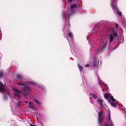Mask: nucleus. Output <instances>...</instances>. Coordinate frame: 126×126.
<instances>
[{
  "label": "nucleus",
  "instance_id": "e433bc0d",
  "mask_svg": "<svg viewBox=\"0 0 126 126\" xmlns=\"http://www.w3.org/2000/svg\"><path fill=\"white\" fill-rule=\"evenodd\" d=\"M109 126H113V125H110Z\"/></svg>",
  "mask_w": 126,
  "mask_h": 126
},
{
  "label": "nucleus",
  "instance_id": "6ab92c4d",
  "mask_svg": "<svg viewBox=\"0 0 126 126\" xmlns=\"http://www.w3.org/2000/svg\"><path fill=\"white\" fill-rule=\"evenodd\" d=\"M34 101L39 105L40 106L42 104L40 102H39L36 100H35Z\"/></svg>",
  "mask_w": 126,
  "mask_h": 126
},
{
  "label": "nucleus",
  "instance_id": "bb28decb",
  "mask_svg": "<svg viewBox=\"0 0 126 126\" xmlns=\"http://www.w3.org/2000/svg\"><path fill=\"white\" fill-rule=\"evenodd\" d=\"M30 125L31 126H37L36 125H33L31 124H30Z\"/></svg>",
  "mask_w": 126,
  "mask_h": 126
},
{
  "label": "nucleus",
  "instance_id": "412c9836",
  "mask_svg": "<svg viewBox=\"0 0 126 126\" xmlns=\"http://www.w3.org/2000/svg\"><path fill=\"white\" fill-rule=\"evenodd\" d=\"M109 95L108 94H106L104 95V97L106 99H107L109 97Z\"/></svg>",
  "mask_w": 126,
  "mask_h": 126
},
{
  "label": "nucleus",
  "instance_id": "cd10ccee",
  "mask_svg": "<svg viewBox=\"0 0 126 126\" xmlns=\"http://www.w3.org/2000/svg\"><path fill=\"white\" fill-rule=\"evenodd\" d=\"M116 26L118 28L119 27L117 23H116Z\"/></svg>",
  "mask_w": 126,
  "mask_h": 126
},
{
  "label": "nucleus",
  "instance_id": "2f4dec72",
  "mask_svg": "<svg viewBox=\"0 0 126 126\" xmlns=\"http://www.w3.org/2000/svg\"><path fill=\"white\" fill-rule=\"evenodd\" d=\"M105 126H109V125H108L107 124L105 123Z\"/></svg>",
  "mask_w": 126,
  "mask_h": 126
},
{
  "label": "nucleus",
  "instance_id": "423d86ee",
  "mask_svg": "<svg viewBox=\"0 0 126 126\" xmlns=\"http://www.w3.org/2000/svg\"><path fill=\"white\" fill-rule=\"evenodd\" d=\"M108 44V42L107 41L103 45L102 47H99L98 48V52L99 53L102 52L104 50L105 48L107 47Z\"/></svg>",
  "mask_w": 126,
  "mask_h": 126
},
{
  "label": "nucleus",
  "instance_id": "0eeeda50",
  "mask_svg": "<svg viewBox=\"0 0 126 126\" xmlns=\"http://www.w3.org/2000/svg\"><path fill=\"white\" fill-rule=\"evenodd\" d=\"M77 7V5L75 4H74L71 5L70 7H68V10L69 11L70 10H71L70 13L71 14H73L75 12V11L73 10V9L74 8L76 7Z\"/></svg>",
  "mask_w": 126,
  "mask_h": 126
},
{
  "label": "nucleus",
  "instance_id": "f3484780",
  "mask_svg": "<svg viewBox=\"0 0 126 126\" xmlns=\"http://www.w3.org/2000/svg\"><path fill=\"white\" fill-rule=\"evenodd\" d=\"M98 102L100 105L101 106V107H103V105L102 104L103 101L100 99H98Z\"/></svg>",
  "mask_w": 126,
  "mask_h": 126
},
{
  "label": "nucleus",
  "instance_id": "7ed1b4c3",
  "mask_svg": "<svg viewBox=\"0 0 126 126\" xmlns=\"http://www.w3.org/2000/svg\"><path fill=\"white\" fill-rule=\"evenodd\" d=\"M114 2H112L111 4V6L114 12H115V11H117V13L119 16H122V13L121 12L118 11V9L117 7V6L116 5H114Z\"/></svg>",
  "mask_w": 126,
  "mask_h": 126
},
{
  "label": "nucleus",
  "instance_id": "f257e3e1",
  "mask_svg": "<svg viewBox=\"0 0 126 126\" xmlns=\"http://www.w3.org/2000/svg\"><path fill=\"white\" fill-rule=\"evenodd\" d=\"M109 30L110 33L109 34L108 40H109V43H111L113 41L114 38L116 37L117 34L113 28H110Z\"/></svg>",
  "mask_w": 126,
  "mask_h": 126
},
{
  "label": "nucleus",
  "instance_id": "c756f323",
  "mask_svg": "<svg viewBox=\"0 0 126 126\" xmlns=\"http://www.w3.org/2000/svg\"><path fill=\"white\" fill-rule=\"evenodd\" d=\"M28 101H25V103L26 104L28 103Z\"/></svg>",
  "mask_w": 126,
  "mask_h": 126
},
{
  "label": "nucleus",
  "instance_id": "393cba45",
  "mask_svg": "<svg viewBox=\"0 0 126 126\" xmlns=\"http://www.w3.org/2000/svg\"><path fill=\"white\" fill-rule=\"evenodd\" d=\"M28 107L29 108H31L33 109H35V108L31 106H28Z\"/></svg>",
  "mask_w": 126,
  "mask_h": 126
},
{
  "label": "nucleus",
  "instance_id": "f03ea898",
  "mask_svg": "<svg viewBox=\"0 0 126 126\" xmlns=\"http://www.w3.org/2000/svg\"><path fill=\"white\" fill-rule=\"evenodd\" d=\"M70 15V13L67 14L66 16V18L65 19V28L63 29V32L65 34H66V33L65 32L66 30L68 32L69 31V30L68 29L70 26V23L69 22V17Z\"/></svg>",
  "mask_w": 126,
  "mask_h": 126
},
{
  "label": "nucleus",
  "instance_id": "1a4fd4ad",
  "mask_svg": "<svg viewBox=\"0 0 126 126\" xmlns=\"http://www.w3.org/2000/svg\"><path fill=\"white\" fill-rule=\"evenodd\" d=\"M94 61L93 62V63L92 64V66L93 67H94V66H96V65H97V64H98V63H97L96 57H95V56H94Z\"/></svg>",
  "mask_w": 126,
  "mask_h": 126
},
{
  "label": "nucleus",
  "instance_id": "b1692460",
  "mask_svg": "<svg viewBox=\"0 0 126 126\" xmlns=\"http://www.w3.org/2000/svg\"><path fill=\"white\" fill-rule=\"evenodd\" d=\"M35 117L36 118H37V120H38V116L37 115H35Z\"/></svg>",
  "mask_w": 126,
  "mask_h": 126
},
{
  "label": "nucleus",
  "instance_id": "7c9ffc66",
  "mask_svg": "<svg viewBox=\"0 0 126 126\" xmlns=\"http://www.w3.org/2000/svg\"><path fill=\"white\" fill-rule=\"evenodd\" d=\"M68 0L69 2H71L72 1V0Z\"/></svg>",
  "mask_w": 126,
  "mask_h": 126
},
{
  "label": "nucleus",
  "instance_id": "473e14b6",
  "mask_svg": "<svg viewBox=\"0 0 126 126\" xmlns=\"http://www.w3.org/2000/svg\"><path fill=\"white\" fill-rule=\"evenodd\" d=\"M29 104L30 105H31L32 104V102L31 101H30L29 102Z\"/></svg>",
  "mask_w": 126,
  "mask_h": 126
},
{
  "label": "nucleus",
  "instance_id": "a211bd4d",
  "mask_svg": "<svg viewBox=\"0 0 126 126\" xmlns=\"http://www.w3.org/2000/svg\"><path fill=\"white\" fill-rule=\"evenodd\" d=\"M4 73L2 71L0 72V78H2L4 76Z\"/></svg>",
  "mask_w": 126,
  "mask_h": 126
},
{
  "label": "nucleus",
  "instance_id": "aec40b11",
  "mask_svg": "<svg viewBox=\"0 0 126 126\" xmlns=\"http://www.w3.org/2000/svg\"><path fill=\"white\" fill-rule=\"evenodd\" d=\"M110 99L113 102H115L116 100L115 99L113 98V96H111L110 98Z\"/></svg>",
  "mask_w": 126,
  "mask_h": 126
},
{
  "label": "nucleus",
  "instance_id": "4468645a",
  "mask_svg": "<svg viewBox=\"0 0 126 126\" xmlns=\"http://www.w3.org/2000/svg\"><path fill=\"white\" fill-rule=\"evenodd\" d=\"M90 95L92 96L93 99H96L97 98V96L93 93H90Z\"/></svg>",
  "mask_w": 126,
  "mask_h": 126
},
{
  "label": "nucleus",
  "instance_id": "9b49d317",
  "mask_svg": "<svg viewBox=\"0 0 126 126\" xmlns=\"http://www.w3.org/2000/svg\"><path fill=\"white\" fill-rule=\"evenodd\" d=\"M24 90L27 93H29L31 91V88L27 86L25 87L24 88Z\"/></svg>",
  "mask_w": 126,
  "mask_h": 126
},
{
  "label": "nucleus",
  "instance_id": "2eb2a0df",
  "mask_svg": "<svg viewBox=\"0 0 126 126\" xmlns=\"http://www.w3.org/2000/svg\"><path fill=\"white\" fill-rule=\"evenodd\" d=\"M78 66L80 72H81L83 70V66H81L80 64L79 63L78 64Z\"/></svg>",
  "mask_w": 126,
  "mask_h": 126
},
{
  "label": "nucleus",
  "instance_id": "c85d7f7f",
  "mask_svg": "<svg viewBox=\"0 0 126 126\" xmlns=\"http://www.w3.org/2000/svg\"><path fill=\"white\" fill-rule=\"evenodd\" d=\"M110 122V125H112V124H113L112 123V122H111V121Z\"/></svg>",
  "mask_w": 126,
  "mask_h": 126
},
{
  "label": "nucleus",
  "instance_id": "4be33fe9",
  "mask_svg": "<svg viewBox=\"0 0 126 126\" xmlns=\"http://www.w3.org/2000/svg\"><path fill=\"white\" fill-rule=\"evenodd\" d=\"M28 83H29V84H32L33 85H35L36 84V83L32 82H28Z\"/></svg>",
  "mask_w": 126,
  "mask_h": 126
},
{
  "label": "nucleus",
  "instance_id": "20e7f679",
  "mask_svg": "<svg viewBox=\"0 0 126 126\" xmlns=\"http://www.w3.org/2000/svg\"><path fill=\"white\" fill-rule=\"evenodd\" d=\"M103 113V111H99L98 113V123L99 124L101 125H102L103 122V121L104 120L103 117L102 116Z\"/></svg>",
  "mask_w": 126,
  "mask_h": 126
},
{
  "label": "nucleus",
  "instance_id": "a878e982",
  "mask_svg": "<svg viewBox=\"0 0 126 126\" xmlns=\"http://www.w3.org/2000/svg\"><path fill=\"white\" fill-rule=\"evenodd\" d=\"M89 64H87L85 65V66L86 67H89Z\"/></svg>",
  "mask_w": 126,
  "mask_h": 126
},
{
  "label": "nucleus",
  "instance_id": "6e6552de",
  "mask_svg": "<svg viewBox=\"0 0 126 126\" xmlns=\"http://www.w3.org/2000/svg\"><path fill=\"white\" fill-rule=\"evenodd\" d=\"M68 36L71 38L72 41L71 42H69L67 38V40L68 41L69 44L70 46V47H71V46H72V44H73V33L72 32H69L68 33Z\"/></svg>",
  "mask_w": 126,
  "mask_h": 126
},
{
  "label": "nucleus",
  "instance_id": "f8f14e48",
  "mask_svg": "<svg viewBox=\"0 0 126 126\" xmlns=\"http://www.w3.org/2000/svg\"><path fill=\"white\" fill-rule=\"evenodd\" d=\"M22 76L21 75L17 74L16 75V80L18 81L19 80L22 79Z\"/></svg>",
  "mask_w": 126,
  "mask_h": 126
},
{
  "label": "nucleus",
  "instance_id": "39448f33",
  "mask_svg": "<svg viewBox=\"0 0 126 126\" xmlns=\"http://www.w3.org/2000/svg\"><path fill=\"white\" fill-rule=\"evenodd\" d=\"M7 86L4 85L0 81V92L1 93H4L6 92Z\"/></svg>",
  "mask_w": 126,
  "mask_h": 126
},
{
  "label": "nucleus",
  "instance_id": "72a5a7b5",
  "mask_svg": "<svg viewBox=\"0 0 126 126\" xmlns=\"http://www.w3.org/2000/svg\"><path fill=\"white\" fill-rule=\"evenodd\" d=\"M87 40H88L89 39V38L88 37H87Z\"/></svg>",
  "mask_w": 126,
  "mask_h": 126
},
{
  "label": "nucleus",
  "instance_id": "9d476101",
  "mask_svg": "<svg viewBox=\"0 0 126 126\" xmlns=\"http://www.w3.org/2000/svg\"><path fill=\"white\" fill-rule=\"evenodd\" d=\"M108 102L110 103V104L111 106L113 107H117V106H119V105L117 102H116V103H115L114 102H111L109 100H108Z\"/></svg>",
  "mask_w": 126,
  "mask_h": 126
},
{
  "label": "nucleus",
  "instance_id": "c9c22d12",
  "mask_svg": "<svg viewBox=\"0 0 126 126\" xmlns=\"http://www.w3.org/2000/svg\"><path fill=\"white\" fill-rule=\"evenodd\" d=\"M23 80V79H22L21 81V82H22L23 81H22Z\"/></svg>",
  "mask_w": 126,
  "mask_h": 126
},
{
  "label": "nucleus",
  "instance_id": "5701e85b",
  "mask_svg": "<svg viewBox=\"0 0 126 126\" xmlns=\"http://www.w3.org/2000/svg\"><path fill=\"white\" fill-rule=\"evenodd\" d=\"M108 119H109V120L110 122V113H109V117H108Z\"/></svg>",
  "mask_w": 126,
  "mask_h": 126
},
{
  "label": "nucleus",
  "instance_id": "ddd939ff",
  "mask_svg": "<svg viewBox=\"0 0 126 126\" xmlns=\"http://www.w3.org/2000/svg\"><path fill=\"white\" fill-rule=\"evenodd\" d=\"M28 83V82L27 81H25L24 82H21L17 83L18 85L19 86H25L26 84Z\"/></svg>",
  "mask_w": 126,
  "mask_h": 126
},
{
  "label": "nucleus",
  "instance_id": "dca6fc26",
  "mask_svg": "<svg viewBox=\"0 0 126 126\" xmlns=\"http://www.w3.org/2000/svg\"><path fill=\"white\" fill-rule=\"evenodd\" d=\"M13 90L15 92H17L19 93H21V91L17 89L14 88L13 89Z\"/></svg>",
  "mask_w": 126,
  "mask_h": 126
},
{
  "label": "nucleus",
  "instance_id": "f704fd0d",
  "mask_svg": "<svg viewBox=\"0 0 126 126\" xmlns=\"http://www.w3.org/2000/svg\"><path fill=\"white\" fill-rule=\"evenodd\" d=\"M63 18H64V15L63 14Z\"/></svg>",
  "mask_w": 126,
  "mask_h": 126
}]
</instances>
